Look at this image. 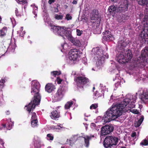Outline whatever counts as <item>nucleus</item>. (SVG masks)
I'll use <instances>...</instances> for the list:
<instances>
[{"label":"nucleus","mask_w":148,"mask_h":148,"mask_svg":"<svg viewBox=\"0 0 148 148\" xmlns=\"http://www.w3.org/2000/svg\"><path fill=\"white\" fill-rule=\"evenodd\" d=\"M137 98L136 95H133L130 99H125L117 105H112V108L106 111L103 117L104 122H109L118 118L123 113V109L127 104H129V107L130 108L135 107L134 103Z\"/></svg>","instance_id":"obj_1"},{"label":"nucleus","mask_w":148,"mask_h":148,"mask_svg":"<svg viewBox=\"0 0 148 148\" xmlns=\"http://www.w3.org/2000/svg\"><path fill=\"white\" fill-rule=\"evenodd\" d=\"M31 93L34 95V99L31 101L27 106H26L27 111L30 113L33 110L36 106L39 104L41 97L39 93L40 85L39 82L36 80H34L32 82Z\"/></svg>","instance_id":"obj_2"},{"label":"nucleus","mask_w":148,"mask_h":148,"mask_svg":"<svg viewBox=\"0 0 148 148\" xmlns=\"http://www.w3.org/2000/svg\"><path fill=\"white\" fill-rule=\"evenodd\" d=\"M126 42L124 40L119 41L118 47L120 48L119 53L116 55V59L119 63L123 64L130 61L132 57V55L130 50L125 51V47Z\"/></svg>","instance_id":"obj_3"},{"label":"nucleus","mask_w":148,"mask_h":148,"mask_svg":"<svg viewBox=\"0 0 148 148\" xmlns=\"http://www.w3.org/2000/svg\"><path fill=\"white\" fill-rule=\"evenodd\" d=\"M119 139L114 136H108L104 139L103 145L106 148L110 147L113 145H116L118 143Z\"/></svg>","instance_id":"obj_4"},{"label":"nucleus","mask_w":148,"mask_h":148,"mask_svg":"<svg viewBox=\"0 0 148 148\" xmlns=\"http://www.w3.org/2000/svg\"><path fill=\"white\" fill-rule=\"evenodd\" d=\"M77 85L79 88H83L84 86L88 85L89 83V79L84 76H80L76 77L75 79Z\"/></svg>","instance_id":"obj_5"},{"label":"nucleus","mask_w":148,"mask_h":148,"mask_svg":"<svg viewBox=\"0 0 148 148\" xmlns=\"http://www.w3.org/2000/svg\"><path fill=\"white\" fill-rule=\"evenodd\" d=\"M80 51L78 49H74L70 50L69 52V59L71 60H76L80 57Z\"/></svg>","instance_id":"obj_6"},{"label":"nucleus","mask_w":148,"mask_h":148,"mask_svg":"<svg viewBox=\"0 0 148 148\" xmlns=\"http://www.w3.org/2000/svg\"><path fill=\"white\" fill-rule=\"evenodd\" d=\"M138 40L140 42L143 43L146 41L148 42V28H145L140 34Z\"/></svg>","instance_id":"obj_7"},{"label":"nucleus","mask_w":148,"mask_h":148,"mask_svg":"<svg viewBox=\"0 0 148 148\" xmlns=\"http://www.w3.org/2000/svg\"><path fill=\"white\" fill-rule=\"evenodd\" d=\"M93 50L95 51V58H97L98 60L100 61L103 60L105 59V58L103 57V51L101 48L97 47L93 48Z\"/></svg>","instance_id":"obj_8"},{"label":"nucleus","mask_w":148,"mask_h":148,"mask_svg":"<svg viewBox=\"0 0 148 148\" xmlns=\"http://www.w3.org/2000/svg\"><path fill=\"white\" fill-rule=\"evenodd\" d=\"M128 2L127 0H125L121 3V4L117 8V12H124L127 11L128 8Z\"/></svg>","instance_id":"obj_9"},{"label":"nucleus","mask_w":148,"mask_h":148,"mask_svg":"<svg viewBox=\"0 0 148 148\" xmlns=\"http://www.w3.org/2000/svg\"><path fill=\"white\" fill-rule=\"evenodd\" d=\"M114 127L110 125H106L101 128V135L102 136L110 134L113 131Z\"/></svg>","instance_id":"obj_10"},{"label":"nucleus","mask_w":148,"mask_h":148,"mask_svg":"<svg viewBox=\"0 0 148 148\" xmlns=\"http://www.w3.org/2000/svg\"><path fill=\"white\" fill-rule=\"evenodd\" d=\"M103 40L107 41H110L114 40L113 36L111 32L108 30H106L103 33Z\"/></svg>","instance_id":"obj_11"},{"label":"nucleus","mask_w":148,"mask_h":148,"mask_svg":"<svg viewBox=\"0 0 148 148\" xmlns=\"http://www.w3.org/2000/svg\"><path fill=\"white\" fill-rule=\"evenodd\" d=\"M64 89L61 87H60L54 95L55 99L59 100H60L64 95Z\"/></svg>","instance_id":"obj_12"},{"label":"nucleus","mask_w":148,"mask_h":148,"mask_svg":"<svg viewBox=\"0 0 148 148\" xmlns=\"http://www.w3.org/2000/svg\"><path fill=\"white\" fill-rule=\"evenodd\" d=\"M55 85L51 83H48L45 86V89L46 91L50 93L55 91L56 89Z\"/></svg>","instance_id":"obj_13"},{"label":"nucleus","mask_w":148,"mask_h":148,"mask_svg":"<svg viewBox=\"0 0 148 148\" xmlns=\"http://www.w3.org/2000/svg\"><path fill=\"white\" fill-rule=\"evenodd\" d=\"M99 17L98 11L97 10H93L91 14L90 19L91 20H95Z\"/></svg>","instance_id":"obj_14"},{"label":"nucleus","mask_w":148,"mask_h":148,"mask_svg":"<svg viewBox=\"0 0 148 148\" xmlns=\"http://www.w3.org/2000/svg\"><path fill=\"white\" fill-rule=\"evenodd\" d=\"M69 40L74 45L78 47H80L81 46V44L79 40L77 39L73 38V37L70 38Z\"/></svg>","instance_id":"obj_15"},{"label":"nucleus","mask_w":148,"mask_h":148,"mask_svg":"<svg viewBox=\"0 0 148 148\" xmlns=\"http://www.w3.org/2000/svg\"><path fill=\"white\" fill-rule=\"evenodd\" d=\"M50 116L52 119L56 120L60 116V112L58 110H53L51 112Z\"/></svg>","instance_id":"obj_16"},{"label":"nucleus","mask_w":148,"mask_h":148,"mask_svg":"<svg viewBox=\"0 0 148 148\" xmlns=\"http://www.w3.org/2000/svg\"><path fill=\"white\" fill-rule=\"evenodd\" d=\"M141 100L145 103L148 102V92H144L140 96Z\"/></svg>","instance_id":"obj_17"},{"label":"nucleus","mask_w":148,"mask_h":148,"mask_svg":"<svg viewBox=\"0 0 148 148\" xmlns=\"http://www.w3.org/2000/svg\"><path fill=\"white\" fill-rule=\"evenodd\" d=\"M117 8L114 5H111L108 8V10L110 12V14H112L113 16L117 12Z\"/></svg>","instance_id":"obj_18"},{"label":"nucleus","mask_w":148,"mask_h":148,"mask_svg":"<svg viewBox=\"0 0 148 148\" xmlns=\"http://www.w3.org/2000/svg\"><path fill=\"white\" fill-rule=\"evenodd\" d=\"M94 135L92 136H87L85 137H83L84 139V141L85 143V146L86 147H88L89 145V140H91L92 137H94Z\"/></svg>","instance_id":"obj_19"},{"label":"nucleus","mask_w":148,"mask_h":148,"mask_svg":"<svg viewBox=\"0 0 148 148\" xmlns=\"http://www.w3.org/2000/svg\"><path fill=\"white\" fill-rule=\"evenodd\" d=\"M65 29H65V31L63 33V36H65L69 40L70 38L73 37L71 35V32L70 30H68V28H67L65 27Z\"/></svg>","instance_id":"obj_20"},{"label":"nucleus","mask_w":148,"mask_h":148,"mask_svg":"<svg viewBox=\"0 0 148 148\" xmlns=\"http://www.w3.org/2000/svg\"><path fill=\"white\" fill-rule=\"evenodd\" d=\"M138 3L142 5H146L148 7V0H137Z\"/></svg>","instance_id":"obj_21"},{"label":"nucleus","mask_w":148,"mask_h":148,"mask_svg":"<svg viewBox=\"0 0 148 148\" xmlns=\"http://www.w3.org/2000/svg\"><path fill=\"white\" fill-rule=\"evenodd\" d=\"M50 26L51 27V30L53 31L54 33L57 34L59 29H60V26H57L51 25Z\"/></svg>","instance_id":"obj_22"},{"label":"nucleus","mask_w":148,"mask_h":148,"mask_svg":"<svg viewBox=\"0 0 148 148\" xmlns=\"http://www.w3.org/2000/svg\"><path fill=\"white\" fill-rule=\"evenodd\" d=\"M144 118L143 116H142L140 119L138 120L137 122L135 123V126L136 127H139L142 123Z\"/></svg>","instance_id":"obj_23"},{"label":"nucleus","mask_w":148,"mask_h":148,"mask_svg":"<svg viewBox=\"0 0 148 148\" xmlns=\"http://www.w3.org/2000/svg\"><path fill=\"white\" fill-rule=\"evenodd\" d=\"M7 32L6 27H3L0 30V37H2L6 35Z\"/></svg>","instance_id":"obj_24"},{"label":"nucleus","mask_w":148,"mask_h":148,"mask_svg":"<svg viewBox=\"0 0 148 148\" xmlns=\"http://www.w3.org/2000/svg\"><path fill=\"white\" fill-rule=\"evenodd\" d=\"M65 27H60V29H59L57 34L60 36H63L64 32L65 31Z\"/></svg>","instance_id":"obj_25"},{"label":"nucleus","mask_w":148,"mask_h":148,"mask_svg":"<svg viewBox=\"0 0 148 148\" xmlns=\"http://www.w3.org/2000/svg\"><path fill=\"white\" fill-rule=\"evenodd\" d=\"M141 56L144 58L148 56V49H144L142 51Z\"/></svg>","instance_id":"obj_26"},{"label":"nucleus","mask_w":148,"mask_h":148,"mask_svg":"<svg viewBox=\"0 0 148 148\" xmlns=\"http://www.w3.org/2000/svg\"><path fill=\"white\" fill-rule=\"evenodd\" d=\"M73 102L72 101L68 102L65 105V108L66 109H69L73 105Z\"/></svg>","instance_id":"obj_27"},{"label":"nucleus","mask_w":148,"mask_h":148,"mask_svg":"<svg viewBox=\"0 0 148 148\" xmlns=\"http://www.w3.org/2000/svg\"><path fill=\"white\" fill-rule=\"evenodd\" d=\"M31 124L32 126L33 127H37L38 125V120H33L31 121Z\"/></svg>","instance_id":"obj_28"},{"label":"nucleus","mask_w":148,"mask_h":148,"mask_svg":"<svg viewBox=\"0 0 148 148\" xmlns=\"http://www.w3.org/2000/svg\"><path fill=\"white\" fill-rule=\"evenodd\" d=\"M5 81L4 79H2L0 81V91H2V89L4 87Z\"/></svg>","instance_id":"obj_29"},{"label":"nucleus","mask_w":148,"mask_h":148,"mask_svg":"<svg viewBox=\"0 0 148 148\" xmlns=\"http://www.w3.org/2000/svg\"><path fill=\"white\" fill-rule=\"evenodd\" d=\"M61 73L60 71H53L51 73V74L54 77H56V75H60Z\"/></svg>","instance_id":"obj_30"},{"label":"nucleus","mask_w":148,"mask_h":148,"mask_svg":"<svg viewBox=\"0 0 148 148\" xmlns=\"http://www.w3.org/2000/svg\"><path fill=\"white\" fill-rule=\"evenodd\" d=\"M140 145H142L146 146L148 145V140L146 139L143 140L140 143Z\"/></svg>","instance_id":"obj_31"},{"label":"nucleus","mask_w":148,"mask_h":148,"mask_svg":"<svg viewBox=\"0 0 148 148\" xmlns=\"http://www.w3.org/2000/svg\"><path fill=\"white\" fill-rule=\"evenodd\" d=\"M13 125V123L11 122L9 123L7 125L6 128L8 130H10L12 128V127Z\"/></svg>","instance_id":"obj_32"},{"label":"nucleus","mask_w":148,"mask_h":148,"mask_svg":"<svg viewBox=\"0 0 148 148\" xmlns=\"http://www.w3.org/2000/svg\"><path fill=\"white\" fill-rule=\"evenodd\" d=\"M33 120H37L36 114V113L34 112L32 113L31 119V121Z\"/></svg>","instance_id":"obj_33"},{"label":"nucleus","mask_w":148,"mask_h":148,"mask_svg":"<svg viewBox=\"0 0 148 148\" xmlns=\"http://www.w3.org/2000/svg\"><path fill=\"white\" fill-rule=\"evenodd\" d=\"M15 13L16 16H21L22 13L17 8H16L15 10Z\"/></svg>","instance_id":"obj_34"},{"label":"nucleus","mask_w":148,"mask_h":148,"mask_svg":"<svg viewBox=\"0 0 148 148\" xmlns=\"http://www.w3.org/2000/svg\"><path fill=\"white\" fill-rule=\"evenodd\" d=\"M63 18V16L62 15H59L58 14H55V18L56 19L58 20H62Z\"/></svg>","instance_id":"obj_35"},{"label":"nucleus","mask_w":148,"mask_h":148,"mask_svg":"<svg viewBox=\"0 0 148 148\" xmlns=\"http://www.w3.org/2000/svg\"><path fill=\"white\" fill-rule=\"evenodd\" d=\"M47 137L48 138L47 139L50 140H53L54 137L52 134H49L47 135Z\"/></svg>","instance_id":"obj_36"},{"label":"nucleus","mask_w":148,"mask_h":148,"mask_svg":"<svg viewBox=\"0 0 148 148\" xmlns=\"http://www.w3.org/2000/svg\"><path fill=\"white\" fill-rule=\"evenodd\" d=\"M98 106V104L97 103H95L92 104L90 107V109H95Z\"/></svg>","instance_id":"obj_37"},{"label":"nucleus","mask_w":148,"mask_h":148,"mask_svg":"<svg viewBox=\"0 0 148 148\" xmlns=\"http://www.w3.org/2000/svg\"><path fill=\"white\" fill-rule=\"evenodd\" d=\"M16 1L19 3L23 4H25L27 3V1L26 0H16Z\"/></svg>","instance_id":"obj_38"},{"label":"nucleus","mask_w":148,"mask_h":148,"mask_svg":"<svg viewBox=\"0 0 148 148\" xmlns=\"http://www.w3.org/2000/svg\"><path fill=\"white\" fill-rule=\"evenodd\" d=\"M65 18L68 21L71 20L72 18V17L70 16L69 14H66Z\"/></svg>","instance_id":"obj_39"},{"label":"nucleus","mask_w":148,"mask_h":148,"mask_svg":"<svg viewBox=\"0 0 148 148\" xmlns=\"http://www.w3.org/2000/svg\"><path fill=\"white\" fill-rule=\"evenodd\" d=\"M76 32L77 36H80L82 33L83 31L82 30H80L79 29H77Z\"/></svg>","instance_id":"obj_40"},{"label":"nucleus","mask_w":148,"mask_h":148,"mask_svg":"<svg viewBox=\"0 0 148 148\" xmlns=\"http://www.w3.org/2000/svg\"><path fill=\"white\" fill-rule=\"evenodd\" d=\"M56 81L58 84H60L62 81L63 80L61 79L60 77H58L57 78Z\"/></svg>","instance_id":"obj_41"},{"label":"nucleus","mask_w":148,"mask_h":148,"mask_svg":"<svg viewBox=\"0 0 148 148\" xmlns=\"http://www.w3.org/2000/svg\"><path fill=\"white\" fill-rule=\"evenodd\" d=\"M131 112L135 114H138L139 113V111L136 109H134L131 110Z\"/></svg>","instance_id":"obj_42"},{"label":"nucleus","mask_w":148,"mask_h":148,"mask_svg":"<svg viewBox=\"0 0 148 148\" xmlns=\"http://www.w3.org/2000/svg\"><path fill=\"white\" fill-rule=\"evenodd\" d=\"M95 96L97 98L101 96V95L99 94L98 92L97 91L95 92Z\"/></svg>","instance_id":"obj_43"},{"label":"nucleus","mask_w":148,"mask_h":148,"mask_svg":"<svg viewBox=\"0 0 148 148\" xmlns=\"http://www.w3.org/2000/svg\"><path fill=\"white\" fill-rule=\"evenodd\" d=\"M136 133L135 132L132 133L131 135V136L132 137H134L136 136Z\"/></svg>","instance_id":"obj_44"},{"label":"nucleus","mask_w":148,"mask_h":148,"mask_svg":"<svg viewBox=\"0 0 148 148\" xmlns=\"http://www.w3.org/2000/svg\"><path fill=\"white\" fill-rule=\"evenodd\" d=\"M56 0H49L48 1V3L51 4L53 3Z\"/></svg>","instance_id":"obj_45"},{"label":"nucleus","mask_w":148,"mask_h":148,"mask_svg":"<svg viewBox=\"0 0 148 148\" xmlns=\"http://www.w3.org/2000/svg\"><path fill=\"white\" fill-rule=\"evenodd\" d=\"M54 10L56 12H59V10L57 7L55 8Z\"/></svg>","instance_id":"obj_46"},{"label":"nucleus","mask_w":148,"mask_h":148,"mask_svg":"<svg viewBox=\"0 0 148 148\" xmlns=\"http://www.w3.org/2000/svg\"><path fill=\"white\" fill-rule=\"evenodd\" d=\"M11 48L13 49L14 50L15 48V46L14 45H13L11 46Z\"/></svg>","instance_id":"obj_47"},{"label":"nucleus","mask_w":148,"mask_h":148,"mask_svg":"<svg viewBox=\"0 0 148 148\" xmlns=\"http://www.w3.org/2000/svg\"><path fill=\"white\" fill-rule=\"evenodd\" d=\"M72 3L73 4H76L77 3V2L76 0H74L72 2Z\"/></svg>","instance_id":"obj_48"},{"label":"nucleus","mask_w":148,"mask_h":148,"mask_svg":"<svg viewBox=\"0 0 148 148\" xmlns=\"http://www.w3.org/2000/svg\"><path fill=\"white\" fill-rule=\"evenodd\" d=\"M6 113L7 115H8L10 114V112L9 111H7L6 112Z\"/></svg>","instance_id":"obj_49"},{"label":"nucleus","mask_w":148,"mask_h":148,"mask_svg":"<svg viewBox=\"0 0 148 148\" xmlns=\"http://www.w3.org/2000/svg\"><path fill=\"white\" fill-rule=\"evenodd\" d=\"M3 127H7V125H6V124H2V125Z\"/></svg>","instance_id":"obj_50"},{"label":"nucleus","mask_w":148,"mask_h":148,"mask_svg":"<svg viewBox=\"0 0 148 148\" xmlns=\"http://www.w3.org/2000/svg\"><path fill=\"white\" fill-rule=\"evenodd\" d=\"M61 46V47H62V48H63V47H64V45H62Z\"/></svg>","instance_id":"obj_51"},{"label":"nucleus","mask_w":148,"mask_h":148,"mask_svg":"<svg viewBox=\"0 0 148 148\" xmlns=\"http://www.w3.org/2000/svg\"><path fill=\"white\" fill-rule=\"evenodd\" d=\"M2 20V18L0 16V22Z\"/></svg>","instance_id":"obj_52"},{"label":"nucleus","mask_w":148,"mask_h":148,"mask_svg":"<svg viewBox=\"0 0 148 148\" xmlns=\"http://www.w3.org/2000/svg\"><path fill=\"white\" fill-rule=\"evenodd\" d=\"M95 87H93V90H94L95 89Z\"/></svg>","instance_id":"obj_53"},{"label":"nucleus","mask_w":148,"mask_h":148,"mask_svg":"<svg viewBox=\"0 0 148 148\" xmlns=\"http://www.w3.org/2000/svg\"><path fill=\"white\" fill-rule=\"evenodd\" d=\"M122 148H126L125 147H122Z\"/></svg>","instance_id":"obj_54"}]
</instances>
